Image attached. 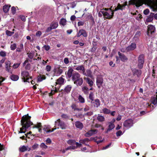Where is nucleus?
I'll use <instances>...</instances> for the list:
<instances>
[{
    "mask_svg": "<svg viewBox=\"0 0 157 157\" xmlns=\"http://www.w3.org/2000/svg\"><path fill=\"white\" fill-rule=\"evenodd\" d=\"M31 117L29 116L28 114L23 116L21 118V125L22 127L20 128V131H18V133H25L28 128L31 125H33V128H40L42 127L41 124L40 123H38L36 125L33 124V122L31 121Z\"/></svg>",
    "mask_w": 157,
    "mask_h": 157,
    "instance_id": "f257e3e1",
    "label": "nucleus"
},
{
    "mask_svg": "<svg viewBox=\"0 0 157 157\" xmlns=\"http://www.w3.org/2000/svg\"><path fill=\"white\" fill-rule=\"evenodd\" d=\"M67 76L69 78H71L74 82H76V81L81 77L80 75L78 73L74 71L73 68L71 67H69Z\"/></svg>",
    "mask_w": 157,
    "mask_h": 157,
    "instance_id": "f03ea898",
    "label": "nucleus"
},
{
    "mask_svg": "<svg viewBox=\"0 0 157 157\" xmlns=\"http://www.w3.org/2000/svg\"><path fill=\"white\" fill-rule=\"evenodd\" d=\"M144 62V55L143 54H140L138 57L137 66L140 69H142Z\"/></svg>",
    "mask_w": 157,
    "mask_h": 157,
    "instance_id": "7ed1b4c3",
    "label": "nucleus"
},
{
    "mask_svg": "<svg viewBox=\"0 0 157 157\" xmlns=\"http://www.w3.org/2000/svg\"><path fill=\"white\" fill-rule=\"evenodd\" d=\"M29 73L28 71H23L21 72V78L23 82L29 83Z\"/></svg>",
    "mask_w": 157,
    "mask_h": 157,
    "instance_id": "20e7f679",
    "label": "nucleus"
},
{
    "mask_svg": "<svg viewBox=\"0 0 157 157\" xmlns=\"http://www.w3.org/2000/svg\"><path fill=\"white\" fill-rule=\"evenodd\" d=\"M133 124V121L132 119H128L125 120L123 123L124 127L127 128H129L132 127Z\"/></svg>",
    "mask_w": 157,
    "mask_h": 157,
    "instance_id": "39448f33",
    "label": "nucleus"
},
{
    "mask_svg": "<svg viewBox=\"0 0 157 157\" xmlns=\"http://www.w3.org/2000/svg\"><path fill=\"white\" fill-rule=\"evenodd\" d=\"M155 28L152 25H149L148 26V29L147 32V35L148 36H151L153 33L155 32Z\"/></svg>",
    "mask_w": 157,
    "mask_h": 157,
    "instance_id": "423d86ee",
    "label": "nucleus"
},
{
    "mask_svg": "<svg viewBox=\"0 0 157 157\" xmlns=\"http://www.w3.org/2000/svg\"><path fill=\"white\" fill-rule=\"evenodd\" d=\"M56 125V124L58 123V126H59L60 128L62 129H66L67 126L65 124L64 122L62 121H61L60 119H58L55 122Z\"/></svg>",
    "mask_w": 157,
    "mask_h": 157,
    "instance_id": "0eeeda50",
    "label": "nucleus"
},
{
    "mask_svg": "<svg viewBox=\"0 0 157 157\" xmlns=\"http://www.w3.org/2000/svg\"><path fill=\"white\" fill-rule=\"evenodd\" d=\"M82 35L84 37L87 36V33L86 31L84 29H81L79 30L76 35V36L78 37H80Z\"/></svg>",
    "mask_w": 157,
    "mask_h": 157,
    "instance_id": "6e6552de",
    "label": "nucleus"
},
{
    "mask_svg": "<svg viewBox=\"0 0 157 157\" xmlns=\"http://www.w3.org/2000/svg\"><path fill=\"white\" fill-rule=\"evenodd\" d=\"M118 53L119 58L122 61L125 62L128 60V58L124 54L121 53L120 52H118Z\"/></svg>",
    "mask_w": 157,
    "mask_h": 157,
    "instance_id": "1a4fd4ad",
    "label": "nucleus"
},
{
    "mask_svg": "<svg viewBox=\"0 0 157 157\" xmlns=\"http://www.w3.org/2000/svg\"><path fill=\"white\" fill-rule=\"evenodd\" d=\"M136 44L135 43H132L130 45L127 46L126 48L127 52L133 51L136 48Z\"/></svg>",
    "mask_w": 157,
    "mask_h": 157,
    "instance_id": "9d476101",
    "label": "nucleus"
},
{
    "mask_svg": "<svg viewBox=\"0 0 157 157\" xmlns=\"http://www.w3.org/2000/svg\"><path fill=\"white\" fill-rule=\"evenodd\" d=\"M103 78L101 77H98L96 79V85L99 88H100L103 83Z\"/></svg>",
    "mask_w": 157,
    "mask_h": 157,
    "instance_id": "9b49d317",
    "label": "nucleus"
},
{
    "mask_svg": "<svg viewBox=\"0 0 157 157\" xmlns=\"http://www.w3.org/2000/svg\"><path fill=\"white\" fill-rule=\"evenodd\" d=\"M132 72L134 75H136L137 77H139L142 74V72L141 70L136 68H134L132 70Z\"/></svg>",
    "mask_w": 157,
    "mask_h": 157,
    "instance_id": "f8f14e48",
    "label": "nucleus"
},
{
    "mask_svg": "<svg viewBox=\"0 0 157 157\" xmlns=\"http://www.w3.org/2000/svg\"><path fill=\"white\" fill-rule=\"evenodd\" d=\"M83 75L92 78L93 77L92 75V72L89 69H87L85 71V70L82 73Z\"/></svg>",
    "mask_w": 157,
    "mask_h": 157,
    "instance_id": "ddd939ff",
    "label": "nucleus"
},
{
    "mask_svg": "<svg viewBox=\"0 0 157 157\" xmlns=\"http://www.w3.org/2000/svg\"><path fill=\"white\" fill-rule=\"evenodd\" d=\"M72 86L71 85H68L65 87L63 90V93L65 94H68L69 93L72 88Z\"/></svg>",
    "mask_w": 157,
    "mask_h": 157,
    "instance_id": "4468645a",
    "label": "nucleus"
},
{
    "mask_svg": "<svg viewBox=\"0 0 157 157\" xmlns=\"http://www.w3.org/2000/svg\"><path fill=\"white\" fill-rule=\"evenodd\" d=\"M83 82L82 78L80 77L78 79L74 82V83L77 85V86H81L82 85Z\"/></svg>",
    "mask_w": 157,
    "mask_h": 157,
    "instance_id": "2eb2a0df",
    "label": "nucleus"
},
{
    "mask_svg": "<svg viewBox=\"0 0 157 157\" xmlns=\"http://www.w3.org/2000/svg\"><path fill=\"white\" fill-rule=\"evenodd\" d=\"M101 13L104 16V19H111L112 18V17H111L110 15L108 12L103 11L101 12Z\"/></svg>",
    "mask_w": 157,
    "mask_h": 157,
    "instance_id": "dca6fc26",
    "label": "nucleus"
},
{
    "mask_svg": "<svg viewBox=\"0 0 157 157\" xmlns=\"http://www.w3.org/2000/svg\"><path fill=\"white\" fill-rule=\"evenodd\" d=\"M75 124L77 128L80 129H82L83 127V124L79 121H76L75 122Z\"/></svg>",
    "mask_w": 157,
    "mask_h": 157,
    "instance_id": "f3484780",
    "label": "nucleus"
},
{
    "mask_svg": "<svg viewBox=\"0 0 157 157\" xmlns=\"http://www.w3.org/2000/svg\"><path fill=\"white\" fill-rule=\"evenodd\" d=\"M76 67V68H74V69L77 70V71H79L81 70L82 71V73L84 71H85V69L84 66L82 65H79L77 66H74V67Z\"/></svg>",
    "mask_w": 157,
    "mask_h": 157,
    "instance_id": "a211bd4d",
    "label": "nucleus"
},
{
    "mask_svg": "<svg viewBox=\"0 0 157 157\" xmlns=\"http://www.w3.org/2000/svg\"><path fill=\"white\" fill-rule=\"evenodd\" d=\"M151 103L154 104L155 105L157 104V94L156 95H154V96L152 97L151 99Z\"/></svg>",
    "mask_w": 157,
    "mask_h": 157,
    "instance_id": "6ab92c4d",
    "label": "nucleus"
},
{
    "mask_svg": "<svg viewBox=\"0 0 157 157\" xmlns=\"http://www.w3.org/2000/svg\"><path fill=\"white\" fill-rule=\"evenodd\" d=\"M135 6L137 7H139L142 6L144 3L143 0H135Z\"/></svg>",
    "mask_w": 157,
    "mask_h": 157,
    "instance_id": "aec40b11",
    "label": "nucleus"
},
{
    "mask_svg": "<svg viewBox=\"0 0 157 157\" xmlns=\"http://www.w3.org/2000/svg\"><path fill=\"white\" fill-rule=\"evenodd\" d=\"M58 26V23L56 21H52L50 25V26L52 29L56 28Z\"/></svg>",
    "mask_w": 157,
    "mask_h": 157,
    "instance_id": "412c9836",
    "label": "nucleus"
},
{
    "mask_svg": "<svg viewBox=\"0 0 157 157\" xmlns=\"http://www.w3.org/2000/svg\"><path fill=\"white\" fill-rule=\"evenodd\" d=\"M38 82H41L43 80L45 79L46 77L44 75H40L37 77Z\"/></svg>",
    "mask_w": 157,
    "mask_h": 157,
    "instance_id": "4be33fe9",
    "label": "nucleus"
},
{
    "mask_svg": "<svg viewBox=\"0 0 157 157\" xmlns=\"http://www.w3.org/2000/svg\"><path fill=\"white\" fill-rule=\"evenodd\" d=\"M84 79L86 80V82L89 85L90 87L92 86L94 82L91 79L88 78H85Z\"/></svg>",
    "mask_w": 157,
    "mask_h": 157,
    "instance_id": "5701e85b",
    "label": "nucleus"
},
{
    "mask_svg": "<svg viewBox=\"0 0 157 157\" xmlns=\"http://www.w3.org/2000/svg\"><path fill=\"white\" fill-rule=\"evenodd\" d=\"M64 81V79L62 77H59L56 82V84H59L62 85L63 84Z\"/></svg>",
    "mask_w": 157,
    "mask_h": 157,
    "instance_id": "b1692460",
    "label": "nucleus"
},
{
    "mask_svg": "<svg viewBox=\"0 0 157 157\" xmlns=\"http://www.w3.org/2000/svg\"><path fill=\"white\" fill-rule=\"evenodd\" d=\"M10 7L11 6L10 5H5L4 6L2 9L3 12L5 13H7L8 12Z\"/></svg>",
    "mask_w": 157,
    "mask_h": 157,
    "instance_id": "393cba45",
    "label": "nucleus"
},
{
    "mask_svg": "<svg viewBox=\"0 0 157 157\" xmlns=\"http://www.w3.org/2000/svg\"><path fill=\"white\" fill-rule=\"evenodd\" d=\"M82 91L85 95H88L89 93V89L86 86H84L82 88Z\"/></svg>",
    "mask_w": 157,
    "mask_h": 157,
    "instance_id": "a878e982",
    "label": "nucleus"
},
{
    "mask_svg": "<svg viewBox=\"0 0 157 157\" xmlns=\"http://www.w3.org/2000/svg\"><path fill=\"white\" fill-rule=\"evenodd\" d=\"M89 99L91 100V104L94 103V94L92 92H91L89 94Z\"/></svg>",
    "mask_w": 157,
    "mask_h": 157,
    "instance_id": "bb28decb",
    "label": "nucleus"
},
{
    "mask_svg": "<svg viewBox=\"0 0 157 157\" xmlns=\"http://www.w3.org/2000/svg\"><path fill=\"white\" fill-rule=\"evenodd\" d=\"M97 120L99 122H102L105 121V118L103 116L100 115L99 114L98 115L97 117Z\"/></svg>",
    "mask_w": 157,
    "mask_h": 157,
    "instance_id": "cd10ccee",
    "label": "nucleus"
},
{
    "mask_svg": "<svg viewBox=\"0 0 157 157\" xmlns=\"http://www.w3.org/2000/svg\"><path fill=\"white\" fill-rule=\"evenodd\" d=\"M94 101V103L93 104L95 107H98L100 105V101L99 99H95Z\"/></svg>",
    "mask_w": 157,
    "mask_h": 157,
    "instance_id": "c85d7f7f",
    "label": "nucleus"
},
{
    "mask_svg": "<svg viewBox=\"0 0 157 157\" xmlns=\"http://www.w3.org/2000/svg\"><path fill=\"white\" fill-rule=\"evenodd\" d=\"M67 22V21L65 19L62 18L60 19L59 24L61 25H63L64 26L66 25Z\"/></svg>",
    "mask_w": 157,
    "mask_h": 157,
    "instance_id": "c756f323",
    "label": "nucleus"
},
{
    "mask_svg": "<svg viewBox=\"0 0 157 157\" xmlns=\"http://www.w3.org/2000/svg\"><path fill=\"white\" fill-rule=\"evenodd\" d=\"M19 78V77L17 75H12L10 76V78L11 80L14 81L17 80Z\"/></svg>",
    "mask_w": 157,
    "mask_h": 157,
    "instance_id": "7c9ffc66",
    "label": "nucleus"
},
{
    "mask_svg": "<svg viewBox=\"0 0 157 157\" xmlns=\"http://www.w3.org/2000/svg\"><path fill=\"white\" fill-rule=\"evenodd\" d=\"M109 123V124L108 127V131H111L114 128L115 125L113 123L111 122H110Z\"/></svg>",
    "mask_w": 157,
    "mask_h": 157,
    "instance_id": "2f4dec72",
    "label": "nucleus"
},
{
    "mask_svg": "<svg viewBox=\"0 0 157 157\" xmlns=\"http://www.w3.org/2000/svg\"><path fill=\"white\" fill-rule=\"evenodd\" d=\"M19 151L21 152H23L27 150V147L25 146H23L20 147L19 148Z\"/></svg>",
    "mask_w": 157,
    "mask_h": 157,
    "instance_id": "473e14b6",
    "label": "nucleus"
},
{
    "mask_svg": "<svg viewBox=\"0 0 157 157\" xmlns=\"http://www.w3.org/2000/svg\"><path fill=\"white\" fill-rule=\"evenodd\" d=\"M24 49L23 44L21 43L20 45V47L17 48L16 49V51L18 52H21Z\"/></svg>",
    "mask_w": 157,
    "mask_h": 157,
    "instance_id": "72a5a7b5",
    "label": "nucleus"
},
{
    "mask_svg": "<svg viewBox=\"0 0 157 157\" xmlns=\"http://www.w3.org/2000/svg\"><path fill=\"white\" fill-rule=\"evenodd\" d=\"M63 70L62 68H60L59 67H58L57 74L58 75H60L63 72Z\"/></svg>",
    "mask_w": 157,
    "mask_h": 157,
    "instance_id": "f704fd0d",
    "label": "nucleus"
},
{
    "mask_svg": "<svg viewBox=\"0 0 157 157\" xmlns=\"http://www.w3.org/2000/svg\"><path fill=\"white\" fill-rule=\"evenodd\" d=\"M78 99L80 103H84L85 102V99L81 95H79Z\"/></svg>",
    "mask_w": 157,
    "mask_h": 157,
    "instance_id": "c9c22d12",
    "label": "nucleus"
},
{
    "mask_svg": "<svg viewBox=\"0 0 157 157\" xmlns=\"http://www.w3.org/2000/svg\"><path fill=\"white\" fill-rule=\"evenodd\" d=\"M103 113L105 114H109L110 113V110L106 108H104L102 109Z\"/></svg>",
    "mask_w": 157,
    "mask_h": 157,
    "instance_id": "e433bc0d",
    "label": "nucleus"
},
{
    "mask_svg": "<svg viewBox=\"0 0 157 157\" xmlns=\"http://www.w3.org/2000/svg\"><path fill=\"white\" fill-rule=\"evenodd\" d=\"M75 141L73 140H69L67 141V143L68 144L70 145H73L75 144Z\"/></svg>",
    "mask_w": 157,
    "mask_h": 157,
    "instance_id": "4c0bfd02",
    "label": "nucleus"
},
{
    "mask_svg": "<svg viewBox=\"0 0 157 157\" xmlns=\"http://www.w3.org/2000/svg\"><path fill=\"white\" fill-rule=\"evenodd\" d=\"M87 18L88 20L91 21L93 24L94 23V19L91 15L88 16Z\"/></svg>",
    "mask_w": 157,
    "mask_h": 157,
    "instance_id": "58836bf2",
    "label": "nucleus"
},
{
    "mask_svg": "<svg viewBox=\"0 0 157 157\" xmlns=\"http://www.w3.org/2000/svg\"><path fill=\"white\" fill-rule=\"evenodd\" d=\"M58 90L56 89V87H55V89L53 88V90H51V92L49 93L50 95H52L54 94L55 93H57Z\"/></svg>",
    "mask_w": 157,
    "mask_h": 157,
    "instance_id": "ea45409f",
    "label": "nucleus"
},
{
    "mask_svg": "<svg viewBox=\"0 0 157 157\" xmlns=\"http://www.w3.org/2000/svg\"><path fill=\"white\" fill-rule=\"evenodd\" d=\"M89 141V139L85 138L84 139L80 140L79 141V142L80 143H82L83 144H85L86 142H88Z\"/></svg>",
    "mask_w": 157,
    "mask_h": 157,
    "instance_id": "a19ab883",
    "label": "nucleus"
},
{
    "mask_svg": "<svg viewBox=\"0 0 157 157\" xmlns=\"http://www.w3.org/2000/svg\"><path fill=\"white\" fill-rule=\"evenodd\" d=\"M14 33V32H11L8 30H6V34L8 36H12Z\"/></svg>",
    "mask_w": 157,
    "mask_h": 157,
    "instance_id": "79ce46f5",
    "label": "nucleus"
},
{
    "mask_svg": "<svg viewBox=\"0 0 157 157\" xmlns=\"http://www.w3.org/2000/svg\"><path fill=\"white\" fill-rule=\"evenodd\" d=\"M141 34V33L140 31H137L134 35V38L137 39L139 38Z\"/></svg>",
    "mask_w": 157,
    "mask_h": 157,
    "instance_id": "37998d69",
    "label": "nucleus"
},
{
    "mask_svg": "<svg viewBox=\"0 0 157 157\" xmlns=\"http://www.w3.org/2000/svg\"><path fill=\"white\" fill-rule=\"evenodd\" d=\"M39 147V145L37 143H35L32 147V150L37 149Z\"/></svg>",
    "mask_w": 157,
    "mask_h": 157,
    "instance_id": "c03bdc74",
    "label": "nucleus"
},
{
    "mask_svg": "<svg viewBox=\"0 0 157 157\" xmlns=\"http://www.w3.org/2000/svg\"><path fill=\"white\" fill-rule=\"evenodd\" d=\"M26 138H30L29 137H28V136H27L26 134H25L24 135L20 137V138L22 139V140H27Z\"/></svg>",
    "mask_w": 157,
    "mask_h": 157,
    "instance_id": "a18cd8bd",
    "label": "nucleus"
},
{
    "mask_svg": "<svg viewBox=\"0 0 157 157\" xmlns=\"http://www.w3.org/2000/svg\"><path fill=\"white\" fill-rule=\"evenodd\" d=\"M40 147L41 148L43 149H46L48 147L44 143H42L41 144Z\"/></svg>",
    "mask_w": 157,
    "mask_h": 157,
    "instance_id": "49530a36",
    "label": "nucleus"
},
{
    "mask_svg": "<svg viewBox=\"0 0 157 157\" xmlns=\"http://www.w3.org/2000/svg\"><path fill=\"white\" fill-rule=\"evenodd\" d=\"M11 66H7L5 67H6V70L8 72L10 73H12V71L11 70Z\"/></svg>",
    "mask_w": 157,
    "mask_h": 157,
    "instance_id": "de8ad7c7",
    "label": "nucleus"
},
{
    "mask_svg": "<svg viewBox=\"0 0 157 157\" xmlns=\"http://www.w3.org/2000/svg\"><path fill=\"white\" fill-rule=\"evenodd\" d=\"M98 138L97 137H95L94 138L93 140L94 141L97 143V144H98L101 143H102L103 141V140H97Z\"/></svg>",
    "mask_w": 157,
    "mask_h": 157,
    "instance_id": "09e8293b",
    "label": "nucleus"
},
{
    "mask_svg": "<svg viewBox=\"0 0 157 157\" xmlns=\"http://www.w3.org/2000/svg\"><path fill=\"white\" fill-rule=\"evenodd\" d=\"M17 48V45L16 44L14 43L10 45V49L12 50H14Z\"/></svg>",
    "mask_w": 157,
    "mask_h": 157,
    "instance_id": "8fccbe9b",
    "label": "nucleus"
},
{
    "mask_svg": "<svg viewBox=\"0 0 157 157\" xmlns=\"http://www.w3.org/2000/svg\"><path fill=\"white\" fill-rule=\"evenodd\" d=\"M71 107L74 110V111H76V109L77 107V105L75 103H73L71 105Z\"/></svg>",
    "mask_w": 157,
    "mask_h": 157,
    "instance_id": "3c124183",
    "label": "nucleus"
},
{
    "mask_svg": "<svg viewBox=\"0 0 157 157\" xmlns=\"http://www.w3.org/2000/svg\"><path fill=\"white\" fill-rule=\"evenodd\" d=\"M91 133L92 135L96 134L98 132L97 129H91L89 130Z\"/></svg>",
    "mask_w": 157,
    "mask_h": 157,
    "instance_id": "603ef678",
    "label": "nucleus"
},
{
    "mask_svg": "<svg viewBox=\"0 0 157 157\" xmlns=\"http://www.w3.org/2000/svg\"><path fill=\"white\" fill-rule=\"evenodd\" d=\"M6 55V53L4 51H1L0 52V56L2 57H5Z\"/></svg>",
    "mask_w": 157,
    "mask_h": 157,
    "instance_id": "864d4df0",
    "label": "nucleus"
},
{
    "mask_svg": "<svg viewBox=\"0 0 157 157\" xmlns=\"http://www.w3.org/2000/svg\"><path fill=\"white\" fill-rule=\"evenodd\" d=\"M21 63H15L13 66V67L14 69H16L17 68L20 66Z\"/></svg>",
    "mask_w": 157,
    "mask_h": 157,
    "instance_id": "5fc2aeb1",
    "label": "nucleus"
},
{
    "mask_svg": "<svg viewBox=\"0 0 157 157\" xmlns=\"http://www.w3.org/2000/svg\"><path fill=\"white\" fill-rule=\"evenodd\" d=\"M76 148V147L75 146H70L66 148V150H69L73 149L74 150Z\"/></svg>",
    "mask_w": 157,
    "mask_h": 157,
    "instance_id": "6e6d98bb",
    "label": "nucleus"
},
{
    "mask_svg": "<svg viewBox=\"0 0 157 157\" xmlns=\"http://www.w3.org/2000/svg\"><path fill=\"white\" fill-rule=\"evenodd\" d=\"M31 68V65L29 63H27L25 66V68L26 70H29Z\"/></svg>",
    "mask_w": 157,
    "mask_h": 157,
    "instance_id": "4d7b16f0",
    "label": "nucleus"
},
{
    "mask_svg": "<svg viewBox=\"0 0 157 157\" xmlns=\"http://www.w3.org/2000/svg\"><path fill=\"white\" fill-rule=\"evenodd\" d=\"M27 54H28V56L30 59H32L33 58L34 56L33 53L30 52L28 53Z\"/></svg>",
    "mask_w": 157,
    "mask_h": 157,
    "instance_id": "13d9d810",
    "label": "nucleus"
},
{
    "mask_svg": "<svg viewBox=\"0 0 157 157\" xmlns=\"http://www.w3.org/2000/svg\"><path fill=\"white\" fill-rule=\"evenodd\" d=\"M84 136L86 137H89L92 136V135L91 133L89 131L85 134Z\"/></svg>",
    "mask_w": 157,
    "mask_h": 157,
    "instance_id": "bf43d9fd",
    "label": "nucleus"
},
{
    "mask_svg": "<svg viewBox=\"0 0 157 157\" xmlns=\"http://www.w3.org/2000/svg\"><path fill=\"white\" fill-rule=\"evenodd\" d=\"M11 11L13 14H14L16 13V9L14 6H12L11 8Z\"/></svg>",
    "mask_w": 157,
    "mask_h": 157,
    "instance_id": "052dcab7",
    "label": "nucleus"
},
{
    "mask_svg": "<svg viewBox=\"0 0 157 157\" xmlns=\"http://www.w3.org/2000/svg\"><path fill=\"white\" fill-rule=\"evenodd\" d=\"M76 116L77 118L81 119H82L84 117V116L80 113H79L78 115H76Z\"/></svg>",
    "mask_w": 157,
    "mask_h": 157,
    "instance_id": "680f3d73",
    "label": "nucleus"
},
{
    "mask_svg": "<svg viewBox=\"0 0 157 157\" xmlns=\"http://www.w3.org/2000/svg\"><path fill=\"white\" fill-rule=\"evenodd\" d=\"M46 144H50L52 143V141L50 139L48 138L46 140Z\"/></svg>",
    "mask_w": 157,
    "mask_h": 157,
    "instance_id": "e2e57ef3",
    "label": "nucleus"
},
{
    "mask_svg": "<svg viewBox=\"0 0 157 157\" xmlns=\"http://www.w3.org/2000/svg\"><path fill=\"white\" fill-rule=\"evenodd\" d=\"M51 68V67L50 65H47L46 67V70L47 71H50Z\"/></svg>",
    "mask_w": 157,
    "mask_h": 157,
    "instance_id": "0e129e2a",
    "label": "nucleus"
},
{
    "mask_svg": "<svg viewBox=\"0 0 157 157\" xmlns=\"http://www.w3.org/2000/svg\"><path fill=\"white\" fill-rule=\"evenodd\" d=\"M61 117L63 118L67 119H68L69 117L66 114H63L61 115Z\"/></svg>",
    "mask_w": 157,
    "mask_h": 157,
    "instance_id": "69168bd1",
    "label": "nucleus"
},
{
    "mask_svg": "<svg viewBox=\"0 0 157 157\" xmlns=\"http://www.w3.org/2000/svg\"><path fill=\"white\" fill-rule=\"evenodd\" d=\"M65 64H68L69 63V59L67 58H65L63 60Z\"/></svg>",
    "mask_w": 157,
    "mask_h": 157,
    "instance_id": "338daca9",
    "label": "nucleus"
},
{
    "mask_svg": "<svg viewBox=\"0 0 157 157\" xmlns=\"http://www.w3.org/2000/svg\"><path fill=\"white\" fill-rule=\"evenodd\" d=\"M42 34V32L40 31H37L36 34V36L40 37Z\"/></svg>",
    "mask_w": 157,
    "mask_h": 157,
    "instance_id": "774afa93",
    "label": "nucleus"
}]
</instances>
